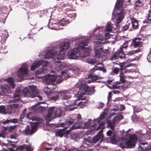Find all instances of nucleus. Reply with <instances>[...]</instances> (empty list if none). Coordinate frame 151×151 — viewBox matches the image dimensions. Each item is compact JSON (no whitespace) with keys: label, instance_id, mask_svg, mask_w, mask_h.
Wrapping results in <instances>:
<instances>
[{"label":"nucleus","instance_id":"864d4df0","mask_svg":"<svg viewBox=\"0 0 151 151\" xmlns=\"http://www.w3.org/2000/svg\"><path fill=\"white\" fill-rule=\"evenodd\" d=\"M11 122V119L10 118H8L6 121H4L3 123L4 124H5L6 123H8L9 122Z\"/></svg>","mask_w":151,"mask_h":151},{"label":"nucleus","instance_id":"412c9836","mask_svg":"<svg viewBox=\"0 0 151 151\" xmlns=\"http://www.w3.org/2000/svg\"><path fill=\"white\" fill-rule=\"evenodd\" d=\"M69 23L70 21L68 20H65V19H63L60 21L58 24H53L51 27H49V28L53 29L58 30L60 29H62L59 27V26H64Z\"/></svg>","mask_w":151,"mask_h":151},{"label":"nucleus","instance_id":"052dcab7","mask_svg":"<svg viewBox=\"0 0 151 151\" xmlns=\"http://www.w3.org/2000/svg\"><path fill=\"white\" fill-rule=\"evenodd\" d=\"M112 133V131L109 130L106 133L107 135L109 136H110Z\"/></svg>","mask_w":151,"mask_h":151},{"label":"nucleus","instance_id":"0e129e2a","mask_svg":"<svg viewBox=\"0 0 151 151\" xmlns=\"http://www.w3.org/2000/svg\"><path fill=\"white\" fill-rule=\"evenodd\" d=\"M72 15V16H73L72 17H76V14H75V13H73L71 14H70L69 15V17H71V15Z\"/></svg>","mask_w":151,"mask_h":151},{"label":"nucleus","instance_id":"2f4dec72","mask_svg":"<svg viewBox=\"0 0 151 151\" xmlns=\"http://www.w3.org/2000/svg\"><path fill=\"white\" fill-rule=\"evenodd\" d=\"M84 95H83L82 97H81V98H83V99H81L79 98V96L78 95V99L77 100H78V101L79 100H82V101H81L78 102V106H80L81 105H85V104L86 103L87 100H86L85 101H84L85 100L84 99H86L85 97H84Z\"/></svg>","mask_w":151,"mask_h":151},{"label":"nucleus","instance_id":"393cba45","mask_svg":"<svg viewBox=\"0 0 151 151\" xmlns=\"http://www.w3.org/2000/svg\"><path fill=\"white\" fill-rule=\"evenodd\" d=\"M75 117L76 119L74 120L73 119H70V120H66L65 122V125H67L68 126L72 124L74 121H76L77 122H80L81 121V116L80 114H76L75 115Z\"/></svg>","mask_w":151,"mask_h":151},{"label":"nucleus","instance_id":"ddd939ff","mask_svg":"<svg viewBox=\"0 0 151 151\" xmlns=\"http://www.w3.org/2000/svg\"><path fill=\"white\" fill-rule=\"evenodd\" d=\"M137 140V139L136 135H132L129 136V140L124 139L119 144V146L122 149L134 146Z\"/></svg>","mask_w":151,"mask_h":151},{"label":"nucleus","instance_id":"2eb2a0df","mask_svg":"<svg viewBox=\"0 0 151 151\" xmlns=\"http://www.w3.org/2000/svg\"><path fill=\"white\" fill-rule=\"evenodd\" d=\"M28 65L26 64H23L19 68L17 72V76L20 79L17 80V82L21 81L22 79H29L25 78L28 74Z\"/></svg>","mask_w":151,"mask_h":151},{"label":"nucleus","instance_id":"6e6552de","mask_svg":"<svg viewBox=\"0 0 151 151\" xmlns=\"http://www.w3.org/2000/svg\"><path fill=\"white\" fill-rule=\"evenodd\" d=\"M120 66L122 67V72L124 73H131L132 74V78H137L139 74L137 70H135L136 66L135 64L130 63L126 65V63L123 62L121 63Z\"/></svg>","mask_w":151,"mask_h":151},{"label":"nucleus","instance_id":"603ef678","mask_svg":"<svg viewBox=\"0 0 151 151\" xmlns=\"http://www.w3.org/2000/svg\"><path fill=\"white\" fill-rule=\"evenodd\" d=\"M16 125L11 126H10L9 128V131H12L16 127Z\"/></svg>","mask_w":151,"mask_h":151},{"label":"nucleus","instance_id":"c85d7f7f","mask_svg":"<svg viewBox=\"0 0 151 151\" xmlns=\"http://www.w3.org/2000/svg\"><path fill=\"white\" fill-rule=\"evenodd\" d=\"M17 149L19 150L18 151H31L32 148L30 145H27L26 144H24L19 146Z\"/></svg>","mask_w":151,"mask_h":151},{"label":"nucleus","instance_id":"3c124183","mask_svg":"<svg viewBox=\"0 0 151 151\" xmlns=\"http://www.w3.org/2000/svg\"><path fill=\"white\" fill-rule=\"evenodd\" d=\"M148 21L151 20V10H150L148 14V16L147 18Z\"/></svg>","mask_w":151,"mask_h":151},{"label":"nucleus","instance_id":"c03bdc74","mask_svg":"<svg viewBox=\"0 0 151 151\" xmlns=\"http://www.w3.org/2000/svg\"><path fill=\"white\" fill-rule=\"evenodd\" d=\"M143 0H138L136 1L135 3L134 6L136 7H138L142 6V1Z\"/></svg>","mask_w":151,"mask_h":151},{"label":"nucleus","instance_id":"c756f323","mask_svg":"<svg viewBox=\"0 0 151 151\" xmlns=\"http://www.w3.org/2000/svg\"><path fill=\"white\" fill-rule=\"evenodd\" d=\"M21 91L19 88H17L14 96V99L11 101L15 102L19 100L20 99V96L21 95Z\"/></svg>","mask_w":151,"mask_h":151},{"label":"nucleus","instance_id":"a19ab883","mask_svg":"<svg viewBox=\"0 0 151 151\" xmlns=\"http://www.w3.org/2000/svg\"><path fill=\"white\" fill-rule=\"evenodd\" d=\"M120 108H119V106H117L116 109H113L112 110V111H118L119 110L120 111H122L124 110L125 107L124 106L121 105L120 106Z\"/></svg>","mask_w":151,"mask_h":151},{"label":"nucleus","instance_id":"dca6fc26","mask_svg":"<svg viewBox=\"0 0 151 151\" xmlns=\"http://www.w3.org/2000/svg\"><path fill=\"white\" fill-rule=\"evenodd\" d=\"M24 96L27 97H35L38 93L37 88L34 86H29V89L25 88L23 90Z\"/></svg>","mask_w":151,"mask_h":151},{"label":"nucleus","instance_id":"1a4fd4ad","mask_svg":"<svg viewBox=\"0 0 151 151\" xmlns=\"http://www.w3.org/2000/svg\"><path fill=\"white\" fill-rule=\"evenodd\" d=\"M25 117L29 120H32V121L35 120L37 121V122L31 123V129L29 128V126H27L24 130L26 134L32 135L36 131L37 128L38 124V122H37L38 118L37 117L33 116L31 113L28 114Z\"/></svg>","mask_w":151,"mask_h":151},{"label":"nucleus","instance_id":"4468645a","mask_svg":"<svg viewBox=\"0 0 151 151\" xmlns=\"http://www.w3.org/2000/svg\"><path fill=\"white\" fill-rule=\"evenodd\" d=\"M4 80L8 82L9 85H8L6 84L3 85L1 87L2 91L4 94L11 93L12 91L11 90L10 86H12L13 89H14L15 86V85L14 83V80L12 77H9L6 79H4Z\"/></svg>","mask_w":151,"mask_h":151},{"label":"nucleus","instance_id":"9b49d317","mask_svg":"<svg viewBox=\"0 0 151 151\" xmlns=\"http://www.w3.org/2000/svg\"><path fill=\"white\" fill-rule=\"evenodd\" d=\"M61 113L60 108L55 109L54 106H52L49 108L45 119L47 122H49L54 118L60 116Z\"/></svg>","mask_w":151,"mask_h":151},{"label":"nucleus","instance_id":"39448f33","mask_svg":"<svg viewBox=\"0 0 151 151\" xmlns=\"http://www.w3.org/2000/svg\"><path fill=\"white\" fill-rule=\"evenodd\" d=\"M41 65H43V68L38 70L36 72V77L39 78H43L44 76H39L38 75L43 74L44 73L49 70L51 67L50 63L48 61L42 60L34 62L31 66V70L33 71L35 70Z\"/></svg>","mask_w":151,"mask_h":151},{"label":"nucleus","instance_id":"5701e85b","mask_svg":"<svg viewBox=\"0 0 151 151\" xmlns=\"http://www.w3.org/2000/svg\"><path fill=\"white\" fill-rule=\"evenodd\" d=\"M124 52L125 51L122 50H120L119 51L116 52L111 57L112 60H116L117 58H124L125 56V55L124 53Z\"/></svg>","mask_w":151,"mask_h":151},{"label":"nucleus","instance_id":"69168bd1","mask_svg":"<svg viewBox=\"0 0 151 151\" xmlns=\"http://www.w3.org/2000/svg\"><path fill=\"white\" fill-rule=\"evenodd\" d=\"M113 92L114 94H118L120 93V92L117 90H114L113 91Z\"/></svg>","mask_w":151,"mask_h":151},{"label":"nucleus","instance_id":"09e8293b","mask_svg":"<svg viewBox=\"0 0 151 151\" xmlns=\"http://www.w3.org/2000/svg\"><path fill=\"white\" fill-rule=\"evenodd\" d=\"M139 51V50L137 49L136 50H133L132 51H130L129 52L128 54L129 55H132L133 54Z\"/></svg>","mask_w":151,"mask_h":151},{"label":"nucleus","instance_id":"e433bc0d","mask_svg":"<svg viewBox=\"0 0 151 151\" xmlns=\"http://www.w3.org/2000/svg\"><path fill=\"white\" fill-rule=\"evenodd\" d=\"M56 88V87L54 88H50L48 87L47 86L44 88V91L47 94L49 95L51 93V91H52V90H54Z\"/></svg>","mask_w":151,"mask_h":151},{"label":"nucleus","instance_id":"6e6d98bb","mask_svg":"<svg viewBox=\"0 0 151 151\" xmlns=\"http://www.w3.org/2000/svg\"><path fill=\"white\" fill-rule=\"evenodd\" d=\"M113 88L114 89H117L119 88L120 86L116 84H113L112 86Z\"/></svg>","mask_w":151,"mask_h":151},{"label":"nucleus","instance_id":"a878e982","mask_svg":"<svg viewBox=\"0 0 151 151\" xmlns=\"http://www.w3.org/2000/svg\"><path fill=\"white\" fill-rule=\"evenodd\" d=\"M113 27V25L110 23L108 22L107 24L105 32V33L106 39L110 38V34L109 33L111 31Z\"/></svg>","mask_w":151,"mask_h":151},{"label":"nucleus","instance_id":"49530a36","mask_svg":"<svg viewBox=\"0 0 151 151\" xmlns=\"http://www.w3.org/2000/svg\"><path fill=\"white\" fill-rule=\"evenodd\" d=\"M0 113L4 114H6L5 111V107L4 106H0Z\"/></svg>","mask_w":151,"mask_h":151},{"label":"nucleus","instance_id":"7ed1b4c3","mask_svg":"<svg viewBox=\"0 0 151 151\" xmlns=\"http://www.w3.org/2000/svg\"><path fill=\"white\" fill-rule=\"evenodd\" d=\"M104 34V33L102 34L100 32L99 35L96 37L94 42L95 57L99 58L98 60L100 62L103 61L107 58L105 53L104 52L102 46L104 43L103 42Z\"/></svg>","mask_w":151,"mask_h":151},{"label":"nucleus","instance_id":"58836bf2","mask_svg":"<svg viewBox=\"0 0 151 151\" xmlns=\"http://www.w3.org/2000/svg\"><path fill=\"white\" fill-rule=\"evenodd\" d=\"M128 41H125L122 46L120 47V50H124V51H125L126 50L127 48L128 47Z\"/></svg>","mask_w":151,"mask_h":151},{"label":"nucleus","instance_id":"79ce46f5","mask_svg":"<svg viewBox=\"0 0 151 151\" xmlns=\"http://www.w3.org/2000/svg\"><path fill=\"white\" fill-rule=\"evenodd\" d=\"M10 137L12 139H14L15 140V141H13L14 143H17L18 142V139H17V137L16 134H13L10 135Z\"/></svg>","mask_w":151,"mask_h":151},{"label":"nucleus","instance_id":"ea45409f","mask_svg":"<svg viewBox=\"0 0 151 151\" xmlns=\"http://www.w3.org/2000/svg\"><path fill=\"white\" fill-rule=\"evenodd\" d=\"M95 68L98 70V71H99V73H100L101 71H102L104 73H105L106 72V70L104 67H96Z\"/></svg>","mask_w":151,"mask_h":151},{"label":"nucleus","instance_id":"b1692460","mask_svg":"<svg viewBox=\"0 0 151 151\" xmlns=\"http://www.w3.org/2000/svg\"><path fill=\"white\" fill-rule=\"evenodd\" d=\"M42 102H39L35 105L32 106V109L33 111L36 112H41L46 107L42 106H39V105Z\"/></svg>","mask_w":151,"mask_h":151},{"label":"nucleus","instance_id":"a18cd8bd","mask_svg":"<svg viewBox=\"0 0 151 151\" xmlns=\"http://www.w3.org/2000/svg\"><path fill=\"white\" fill-rule=\"evenodd\" d=\"M121 69H122V67H121ZM123 73L121 72V73L120 74V80L121 81L122 83L124 82L125 81L124 75L123 74Z\"/></svg>","mask_w":151,"mask_h":151},{"label":"nucleus","instance_id":"37998d69","mask_svg":"<svg viewBox=\"0 0 151 151\" xmlns=\"http://www.w3.org/2000/svg\"><path fill=\"white\" fill-rule=\"evenodd\" d=\"M119 68H115L113 69L112 72L111 73V75L116 74L119 73Z\"/></svg>","mask_w":151,"mask_h":151},{"label":"nucleus","instance_id":"20e7f679","mask_svg":"<svg viewBox=\"0 0 151 151\" xmlns=\"http://www.w3.org/2000/svg\"><path fill=\"white\" fill-rule=\"evenodd\" d=\"M109 109H105L103 114L101 115L99 119L98 118L96 119H94L93 121L91 119H89L88 121L84 123V126H83V129L89 128L91 130L94 129L97 126V123L99 124L96 130H98L100 128L103 129L105 126V122L103 120L105 118H106L107 114Z\"/></svg>","mask_w":151,"mask_h":151},{"label":"nucleus","instance_id":"0eeeda50","mask_svg":"<svg viewBox=\"0 0 151 151\" xmlns=\"http://www.w3.org/2000/svg\"><path fill=\"white\" fill-rule=\"evenodd\" d=\"M124 0H117L115 8L116 9L117 13L114 14V12H113V16L112 19H115L117 21V23H119L124 17V15L125 12L123 10L122 5Z\"/></svg>","mask_w":151,"mask_h":151},{"label":"nucleus","instance_id":"680f3d73","mask_svg":"<svg viewBox=\"0 0 151 151\" xmlns=\"http://www.w3.org/2000/svg\"><path fill=\"white\" fill-rule=\"evenodd\" d=\"M10 143L14 147H15L16 146V143H14L13 141H10Z\"/></svg>","mask_w":151,"mask_h":151},{"label":"nucleus","instance_id":"bb28decb","mask_svg":"<svg viewBox=\"0 0 151 151\" xmlns=\"http://www.w3.org/2000/svg\"><path fill=\"white\" fill-rule=\"evenodd\" d=\"M140 38H135L134 40L131 45L132 48H136L138 49V48L142 47V43L140 42Z\"/></svg>","mask_w":151,"mask_h":151},{"label":"nucleus","instance_id":"aec40b11","mask_svg":"<svg viewBox=\"0 0 151 151\" xmlns=\"http://www.w3.org/2000/svg\"><path fill=\"white\" fill-rule=\"evenodd\" d=\"M151 150V145H148L145 141H139L138 151H148Z\"/></svg>","mask_w":151,"mask_h":151},{"label":"nucleus","instance_id":"9d476101","mask_svg":"<svg viewBox=\"0 0 151 151\" xmlns=\"http://www.w3.org/2000/svg\"><path fill=\"white\" fill-rule=\"evenodd\" d=\"M78 82H80L81 83V85L78 86V88H81V91H80V92H79V91L78 90V95L81 99H83V98H81V97H82L83 95H85L86 93L89 95H91L94 93L95 91L94 87L90 88L86 84L84 81L79 80Z\"/></svg>","mask_w":151,"mask_h":151},{"label":"nucleus","instance_id":"bf43d9fd","mask_svg":"<svg viewBox=\"0 0 151 151\" xmlns=\"http://www.w3.org/2000/svg\"><path fill=\"white\" fill-rule=\"evenodd\" d=\"M18 120L17 119H11V122L14 123H16L17 122Z\"/></svg>","mask_w":151,"mask_h":151},{"label":"nucleus","instance_id":"8fccbe9b","mask_svg":"<svg viewBox=\"0 0 151 151\" xmlns=\"http://www.w3.org/2000/svg\"><path fill=\"white\" fill-rule=\"evenodd\" d=\"M59 97V96L58 95H56L52 96L51 98V99L53 100H57Z\"/></svg>","mask_w":151,"mask_h":151},{"label":"nucleus","instance_id":"4d7b16f0","mask_svg":"<svg viewBox=\"0 0 151 151\" xmlns=\"http://www.w3.org/2000/svg\"><path fill=\"white\" fill-rule=\"evenodd\" d=\"M111 92H109L108 97V101H110L111 99Z\"/></svg>","mask_w":151,"mask_h":151},{"label":"nucleus","instance_id":"f8f14e48","mask_svg":"<svg viewBox=\"0 0 151 151\" xmlns=\"http://www.w3.org/2000/svg\"><path fill=\"white\" fill-rule=\"evenodd\" d=\"M89 40L88 39L84 42H81L80 43H76V46H78V48L80 49V52L81 53V57H86L90 55V52L91 49V47L89 46L87 47L84 46H87L89 42Z\"/></svg>","mask_w":151,"mask_h":151},{"label":"nucleus","instance_id":"4be33fe9","mask_svg":"<svg viewBox=\"0 0 151 151\" xmlns=\"http://www.w3.org/2000/svg\"><path fill=\"white\" fill-rule=\"evenodd\" d=\"M100 74V73L99 72V71H98L95 67L91 70V72L88 77L93 80H97L99 78L100 76L99 75Z\"/></svg>","mask_w":151,"mask_h":151},{"label":"nucleus","instance_id":"f03ea898","mask_svg":"<svg viewBox=\"0 0 151 151\" xmlns=\"http://www.w3.org/2000/svg\"><path fill=\"white\" fill-rule=\"evenodd\" d=\"M68 63L69 65L68 67L58 70L56 69V66L55 65V62L54 65L56 70L58 71L63 69V71L61 72V75L49 74L45 76L44 78L43 79V82L47 85H55L60 83L63 79H66L69 78L71 76V75L69 73V71L70 64Z\"/></svg>","mask_w":151,"mask_h":151},{"label":"nucleus","instance_id":"72a5a7b5","mask_svg":"<svg viewBox=\"0 0 151 151\" xmlns=\"http://www.w3.org/2000/svg\"><path fill=\"white\" fill-rule=\"evenodd\" d=\"M84 61L85 62L91 64H93L96 63L98 64V63L97 62V60L94 58H87L84 60Z\"/></svg>","mask_w":151,"mask_h":151},{"label":"nucleus","instance_id":"423d86ee","mask_svg":"<svg viewBox=\"0 0 151 151\" xmlns=\"http://www.w3.org/2000/svg\"><path fill=\"white\" fill-rule=\"evenodd\" d=\"M81 83L80 82H78L71 88L60 91L58 92L57 93L60 94V98L62 100L69 99L71 97L72 95L75 93L78 95V90L80 91H79V92H80V91H81V88H78V86L81 85Z\"/></svg>","mask_w":151,"mask_h":151},{"label":"nucleus","instance_id":"a211bd4d","mask_svg":"<svg viewBox=\"0 0 151 151\" xmlns=\"http://www.w3.org/2000/svg\"><path fill=\"white\" fill-rule=\"evenodd\" d=\"M123 118V116L120 113L117 114L115 116L112 121H108L107 126L110 127L111 129L113 130L115 125L117 124L119 121Z\"/></svg>","mask_w":151,"mask_h":151},{"label":"nucleus","instance_id":"c9c22d12","mask_svg":"<svg viewBox=\"0 0 151 151\" xmlns=\"http://www.w3.org/2000/svg\"><path fill=\"white\" fill-rule=\"evenodd\" d=\"M7 107L9 110H14L18 108L19 105L17 104H9L7 105Z\"/></svg>","mask_w":151,"mask_h":151},{"label":"nucleus","instance_id":"6ab92c4d","mask_svg":"<svg viewBox=\"0 0 151 151\" xmlns=\"http://www.w3.org/2000/svg\"><path fill=\"white\" fill-rule=\"evenodd\" d=\"M61 126L64 127V129H58L55 132V135L57 136H58L61 137H62L64 135L65 136L67 137V135L70 133V130H69L65 131L68 127L67 125H65V122L64 123H62L61 124Z\"/></svg>","mask_w":151,"mask_h":151},{"label":"nucleus","instance_id":"5fc2aeb1","mask_svg":"<svg viewBox=\"0 0 151 151\" xmlns=\"http://www.w3.org/2000/svg\"><path fill=\"white\" fill-rule=\"evenodd\" d=\"M128 27L129 26L128 25V24L127 25H125L122 27V30L123 31H125L127 30L128 29Z\"/></svg>","mask_w":151,"mask_h":151},{"label":"nucleus","instance_id":"e2e57ef3","mask_svg":"<svg viewBox=\"0 0 151 151\" xmlns=\"http://www.w3.org/2000/svg\"><path fill=\"white\" fill-rule=\"evenodd\" d=\"M77 135V134L76 133H73L72 134V137L73 138H76V137Z\"/></svg>","mask_w":151,"mask_h":151},{"label":"nucleus","instance_id":"473e14b6","mask_svg":"<svg viewBox=\"0 0 151 151\" xmlns=\"http://www.w3.org/2000/svg\"><path fill=\"white\" fill-rule=\"evenodd\" d=\"M132 27L135 29L137 28L138 24L137 21L134 18H131Z\"/></svg>","mask_w":151,"mask_h":151},{"label":"nucleus","instance_id":"774afa93","mask_svg":"<svg viewBox=\"0 0 151 151\" xmlns=\"http://www.w3.org/2000/svg\"><path fill=\"white\" fill-rule=\"evenodd\" d=\"M112 80H109L107 81V83L109 84H110L112 82Z\"/></svg>","mask_w":151,"mask_h":151},{"label":"nucleus","instance_id":"338daca9","mask_svg":"<svg viewBox=\"0 0 151 151\" xmlns=\"http://www.w3.org/2000/svg\"><path fill=\"white\" fill-rule=\"evenodd\" d=\"M76 108V107H71L69 108V110L70 111H72Z\"/></svg>","mask_w":151,"mask_h":151},{"label":"nucleus","instance_id":"f3484780","mask_svg":"<svg viewBox=\"0 0 151 151\" xmlns=\"http://www.w3.org/2000/svg\"><path fill=\"white\" fill-rule=\"evenodd\" d=\"M77 46L78 47L69 50L68 52L67 55L69 59H76L81 56L80 49L78 48V46Z\"/></svg>","mask_w":151,"mask_h":151},{"label":"nucleus","instance_id":"f257e3e1","mask_svg":"<svg viewBox=\"0 0 151 151\" xmlns=\"http://www.w3.org/2000/svg\"><path fill=\"white\" fill-rule=\"evenodd\" d=\"M70 46L68 41L63 42L58 47L48 50L45 55V58L54 59L56 69L57 70L67 67L69 65L68 63L65 62H61L60 60L64 59L65 52L69 48Z\"/></svg>","mask_w":151,"mask_h":151},{"label":"nucleus","instance_id":"7c9ffc66","mask_svg":"<svg viewBox=\"0 0 151 151\" xmlns=\"http://www.w3.org/2000/svg\"><path fill=\"white\" fill-rule=\"evenodd\" d=\"M80 128H83V126H82V124L80 123H77L74 124L69 130H70V133L71 131L74 129H78Z\"/></svg>","mask_w":151,"mask_h":151},{"label":"nucleus","instance_id":"de8ad7c7","mask_svg":"<svg viewBox=\"0 0 151 151\" xmlns=\"http://www.w3.org/2000/svg\"><path fill=\"white\" fill-rule=\"evenodd\" d=\"M90 142L88 141V140L86 139H84L83 140V145L85 147H86L89 145V143Z\"/></svg>","mask_w":151,"mask_h":151},{"label":"nucleus","instance_id":"f704fd0d","mask_svg":"<svg viewBox=\"0 0 151 151\" xmlns=\"http://www.w3.org/2000/svg\"><path fill=\"white\" fill-rule=\"evenodd\" d=\"M69 73L71 75V76H73L75 74L78 75L79 72V70L78 68H76L75 69H72L69 68Z\"/></svg>","mask_w":151,"mask_h":151},{"label":"nucleus","instance_id":"13d9d810","mask_svg":"<svg viewBox=\"0 0 151 151\" xmlns=\"http://www.w3.org/2000/svg\"><path fill=\"white\" fill-rule=\"evenodd\" d=\"M99 107H98V108L99 109L101 108L104 105V104L101 102H99Z\"/></svg>","mask_w":151,"mask_h":151},{"label":"nucleus","instance_id":"cd10ccee","mask_svg":"<svg viewBox=\"0 0 151 151\" xmlns=\"http://www.w3.org/2000/svg\"><path fill=\"white\" fill-rule=\"evenodd\" d=\"M104 137V136L102 133V131L101 130L99 133L93 138V142L96 143L99 140L101 139V141L99 143V144L101 145V143H102V139Z\"/></svg>","mask_w":151,"mask_h":151},{"label":"nucleus","instance_id":"4c0bfd02","mask_svg":"<svg viewBox=\"0 0 151 151\" xmlns=\"http://www.w3.org/2000/svg\"><path fill=\"white\" fill-rule=\"evenodd\" d=\"M78 100H77L72 101H70L69 104H65V105L67 106L76 105L78 104Z\"/></svg>","mask_w":151,"mask_h":151}]
</instances>
